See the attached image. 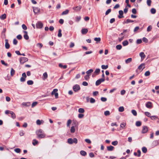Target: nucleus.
Segmentation results:
<instances>
[{
    "mask_svg": "<svg viewBox=\"0 0 159 159\" xmlns=\"http://www.w3.org/2000/svg\"><path fill=\"white\" fill-rule=\"evenodd\" d=\"M36 134L37 135V137L38 138H43L45 137V135L44 132L41 129L37 131Z\"/></svg>",
    "mask_w": 159,
    "mask_h": 159,
    "instance_id": "nucleus-1",
    "label": "nucleus"
},
{
    "mask_svg": "<svg viewBox=\"0 0 159 159\" xmlns=\"http://www.w3.org/2000/svg\"><path fill=\"white\" fill-rule=\"evenodd\" d=\"M77 142L78 140L76 138H74L73 139L69 138L67 140V143L70 144H72L73 143L77 144Z\"/></svg>",
    "mask_w": 159,
    "mask_h": 159,
    "instance_id": "nucleus-2",
    "label": "nucleus"
},
{
    "mask_svg": "<svg viewBox=\"0 0 159 159\" xmlns=\"http://www.w3.org/2000/svg\"><path fill=\"white\" fill-rule=\"evenodd\" d=\"M26 75L25 73H23L22 75V77L20 79V81L21 82H23L25 81V79L26 78Z\"/></svg>",
    "mask_w": 159,
    "mask_h": 159,
    "instance_id": "nucleus-3",
    "label": "nucleus"
},
{
    "mask_svg": "<svg viewBox=\"0 0 159 159\" xmlns=\"http://www.w3.org/2000/svg\"><path fill=\"white\" fill-rule=\"evenodd\" d=\"M105 80V79L104 78H101L98 80L96 82L95 84L96 86H98L102 82H104Z\"/></svg>",
    "mask_w": 159,
    "mask_h": 159,
    "instance_id": "nucleus-4",
    "label": "nucleus"
},
{
    "mask_svg": "<svg viewBox=\"0 0 159 159\" xmlns=\"http://www.w3.org/2000/svg\"><path fill=\"white\" fill-rule=\"evenodd\" d=\"M28 58L25 57H21L20 60V63L23 64L25 62L28 61Z\"/></svg>",
    "mask_w": 159,
    "mask_h": 159,
    "instance_id": "nucleus-5",
    "label": "nucleus"
},
{
    "mask_svg": "<svg viewBox=\"0 0 159 159\" xmlns=\"http://www.w3.org/2000/svg\"><path fill=\"white\" fill-rule=\"evenodd\" d=\"M73 90L75 92H77L80 89V87L78 84H76L73 87Z\"/></svg>",
    "mask_w": 159,
    "mask_h": 159,
    "instance_id": "nucleus-6",
    "label": "nucleus"
},
{
    "mask_svg": "<svg viewBox=\"0 0 159 159\" xmlns=\"http://www.w3.org/2000/svg\"><path fill=\"white\" fill-rule=\"evenodd\" d=\"M37 28H41L43 26V24L41 22L39 21L36 24Z\"/></svg>",
    "mask_w": 159,
    "mask_h": 159,
    "instance_id": "nucleus-7",
    "label": "nucleus"
},
{
    "mask_svg": "<svg viewBox=\"0 0 159 159\" xmlns=\"http://www.w3.org/2000/svg\"><path fill=\"white\" fill-rule=\"evenodd\" d=\"M33 11L35 14H38L40 11V9L38 7H33Z\"/></svg>",
    "mask_w": 159,
    "mask_h": 159,
    "instance_id": "nucleus-8",
    "label": "nucleus"
},
{
    "mask_svg": "<svg viewBox=\"0 0 159 159\" xmlns=\"http://www.w3.org/2000/svg\"><path fill=\"white\" fill-rule=\"evenodd\" d=\"M148 131V128L147 126H144L143 127V129L142 130V133H145Z\"/></svg>",
    "mask_w": 159,
    "mask_h": 159,
    "instance_id": "nucleus-9",
    "label": "nucleus"
},
{
    "mask_svg": "<svg viewBox=\"0 0 159 159\" xmlns=\"http://www.w3.org/2000/svg\"><path fill=\"white\" fill-rule=\"evenodd\" d=\"M82 8L81 6H79L76 7H73V9L76 11H80Z\"/></svg>",
    "mask_w": 159,
    "mask_h": 159,
    "instance_id": "nucleus-10",
    "label": "nucleus"
},
{
    "mask_svg": "<svg viewBox=\"0 0 159 159\" xmlns=\"http://www.w3.org/2000/svg\"><path fill=\"white\" fill-rule=\"evenodd\" d=\"M152 103L151 102H148L146 104V106L148 108H151L152 107Z\"/></svg>",
    "mask_w": 159,
    "mask_h": 159,
    "instance_id": "nucleus-11",
    "label": "nucleus"
},
{
    "mask_svg": "<svg viewBox=\"0 0 159 159\" xmlns=\"http://www.w3.org/2000/svg\"><path fill=\"white\" fill-rule=\"evenodd\" d=\"M145 68V64L144 63H142L139 66L138 69L139 70H141V71Z\"/></svg>",
    "mask_w": 159,
    "mask_h": 159,
    "instance_id": "nucleus-12",
    "label": "nucleus"
},
{
    "mask_svg": "<svg viewBox=\"0 0 159 159\" xmlns=\"http://www.w3.org/2000/svg\"><path fill=\"white\" fill-rule=\"evenodd\" d=\"M5 47L6 49H8L10 48V45L8 42V40L7 39H6L5 40Z\"/></svg>",
    "mask_w": 159,
    "mask_h": 159,
    "instance_id": "nucleus-13",
    "label": "nucleus"
},
{
    "mask_svg": "<svg viewBox=\"0 0 159 159\" xmlns=\"http://www.w3.org/2000/svg\"><path fill=\"white\" fill-rule=\"evenodd\" d=\"M23 32L25 33V34L24 35V39L26 40H28L29 39V37L28 35L27 32L25 31H24Z\"/></svg>",
    "mask_w": 159,
    "mask_h": 159,
    "instance_id": "nucleus-14",
    "label": "nucleus"
},
{
    "mask_svg": "<svg viewBox=\"0 0 159 159\" xmlns=\"http://www.w3.org/2000/svg\"><path fill=\"white\" fill-rule=\"evenodd\" d=\"M119 13L120 15L118 16V17L119 18H122L124 17V16H123V12L122 11H119Z\"/></svg>",
    "mask_w": 159,
    "mask_h": 159,
    "instance_id": "nucleus-15",
    "label": "nucleus"
},
{
    "mask_svg": "<svg viewBox=\"0 0 159 159\" xmlns=\"http://www.w3.org/2000/svg\"><path fill=\"white\" fill-rule=\"evenodd\" d=\"M114 147L111 145L109 146H107V149L108 151H113L114 149Z\"/></svg>",
    "mask_w": 159,
    "mask_h": 159,
    "instance_id": "nucleus-16",
    "label": "nucleus"
},
{
    "mask_svg": "<svg viewBox=\"0 0 159 159\" xmlns=\"http://www.w3.org/2000/svg\"><path fill=\"white\" fill-rule=\"evenodd\" d=\"M88 32V30L87 29H82L81 30V33L82 34H85Z\"/></svg>",
    "mask_w": 159,
    "mask_h": 159,
    "instance_id": "nucleus-17",
    "label": "nucleus"
},
{
    "mask_svg": "<svg viewBox=\"0 0 159 159\" xmlns=\"http://www.w3.org/2000/svg\"><path fill=\"white\" fill-rule=\"evenodd\" d=\"M139 55L141 57L142 60H143L145 57V55L143 52H141L139 54Z\"/></svg>",
    "mask_w": 159,
    "mask_h": 159,
    "instance_id": "nucleus-18",
    "label": "nucleus"
},
{
    "mask_svg": "<svg viewBox=\"0 0 159 159\" xmlns=\"http://www.w3.org/2000/svg\"><path fill=\"white\" fill-rule=\"evenodd\" d=\"M48 77L47 73L46 72L44 73L43 74V80H45L47 79Z\"/></svg>",
    "mask_w": 159,
    "mask_h": 159,
    "instance_id": "nucleus-19",
    "label": "nucleus"
},
{
    "mask_svg": "<svg viewBox=\"0 0 159 159\" xmlns=\"http://www.w3.org/2000/svg\"><path fill=\"white\" fill-rule=\"evenodd\" d=\"M10 114L11 115V117L12 118L15 119L16 118V116L14 113L12 111H11Z\"/></svg>",
    "mask_w": 159,
    "mask_h": 159,
    "instance_id": "nucleus-20",
    "label": "nucleus"
},
{
    "mask_svg": "<svg viewBox=\"0 0 159 159\" xmlns=\"http://www.w3.org/2000/svg\"><path fill=\"white\" fill-rule=\"evenodd\" d=\"M126 125V123L125 122H123L121 123L120 124V127L122 129L124 128L125 127Z\"/></svg>",
    "mask_w": 159,
    "mask_h": 159,
    "instance_id": "nucleus-21",
    "label": "nucleus"
},
{
    "mask_svg": "<svg viewBox=\"0 0 159 159\" xmlns=\"http://www.w3.org/2000/svg\"><path fill=\"white\" fill-rule=\"evenodd\" d=\"M59 66L61 68H63L64 69H65L67 68V66L66 65H64L63 66L62 64L61 63H60L59 65Z\"/></svg>",
    "mask_w": 159,
    "mask_h": 159,
    "instance_id": "nucleus-22",
    "label": "nucleus"
},
{
    "mask_svg": "<svg viewBox=\"0 0 159 159\" xmlns=\"http://www.w3.org/2000/svg\"><path fill=\"white\" fill-rule=\"evenodd\" d=\"M80 154L83 156H85L87 155V153L85 151L81 150L80 151Z\"/></svg>",
    "mask_w": 159,
    "mask_h": 159,
    "instance_id": "nucleus-23",
    "label": "nucleus"
},
{
    "mask_svg": "<svg viewBox=\"0 0 159 159\" xmlns=\"http://www.w3.org/2000/svg\"><path fill=\"white\" fill-rule=\"evenodd\" d=\"M69 12V11L68 10H66L63 11L61 13V15H66Z\"/></svg>",
    "mask_w": 159,
    "mask_h": 159,
    "instance_id": "nucleus-24",
    "label": "nucleus"
},
{
    "mask_svg": "<svg viewBox=\"0 0 159 159\" xmlns=\"http://www.w3.org/2000/svg\"><path fill=\"white\" fill-rule=\"evenodd\" d=\"M15 73V70L12 68L11 69V70L10 72L11 75V76H13Z\"/></svg>",
    "mask_w": 159,
    "mask_h": 159,
    "instance_id": "nucleus-25",
    "label": "nucleus"
},
{
    "mask_svg": "<svg viewBox=\"0 0 159 159\" xmlns=\"http://www.w3.org/2000/svg\"><path fill=\"white\" fill-rule=\"evenodd\" d=\"M38 143L39 142L38 141H37L35 139H34L33 141L32 144L34 146L38 144Z\"/></svg>",
    "mask_w": 159,
    "mask_h": 159,
    "instance_id": "nucleus-26",
    "label": "nucleus"
},
{
    "mask_svg": "<svg viewBox=\"0 0 159 159\" xmlns=\"http://www.w3.org/2000/svg\"><path fill=\"white\" fill-rule=\"evenodd\" d=\"M100 69H97L94 72V73L96 75H98L100 72Z\"/></svg>",
    "mask_w": 159,
    "mask_h": 159,
    "instance_id": "nucleus-27",
    "label": "nucleus"
},
{
    "mask_svg": "<svg viewBox=\"0 0 159 159\" xmlns=\"http://www.w3.org/2000/svg\"><path fill=\"white\" fill-rule=\"evenodd\" d=\"M128 42L127 40H125L122 42L123 45L124 46L128 45Z\"/></svg>",
    "mask_w": 159,
    "mask_h": 159,
    "instance_id": "nucleus-28",
    "label": "nucleus"
},
{
    "mask_svg": "<svg viewBox=\"0 0 159 159\" xmlns=\"http://www.w3.org/2000/svg\"><path fill=\"white\" fill-rule=\"evenodd\" d=\"M43 121L42 120H38L36 121V123L37 125H39L41 124V123H43Z\"/></svg>",
    "mask_w": 159,
    "mask_h": 159,
    "instance_id": "nucleus-29",
    "label": "nucleus"
},
{
    "mask_svg": "<svg viewBox=\"0 0 159 159\" xmlns=\"http://www.w3.org/2000/svg\"><path fill=\"white\" fill-rule=\"evenodd\" d=\"M132 59L131 58H128L125 60V63L126 64L129 63L132 61Z\"/></svg>",
    "mask_w": 159,
    "mask_h": 159,
    "instance_id": "nucleus-30",
    "label": "nucleus"
},
{
    "mask_svg": "<svg viewBox=\"0 0 159 159\" xmlns=\"http://www.w3.org/2000/svg\"><path fill=\"white\" fill-rule=\"evenodd\" d=\"M119 111L120 112H122L124 111V108L123 107L121 106L119 108Z\"/></svg>",
    "mask_w": 159,
    "mask_h": 159,
    "instance_id": "nucleus-31",
    "label": "nucleus"
},
{
    "mask_svg": "<svg viewBox=\"0 0 159 159\" xmlns=\"http://www.w3.org/2000/svg\"><path fill=\"white\" fill-rule=\"evenodd\" d=\"M33 83V81L32 80H29L27 81V84L29 85H32Z\"/></svg>",
    "mask_w": 159,
    "mask_h": 159,
    "instance_id": "nucleus-32",
    "label": "nucleus"
},
{
    "mask_svg": "<svg viewBox=\"0 0 159 159\" xmlns=\"http://www.w3.org/2000/svg\"><path fill=\"white\" fill-rule=\"evenodd\" d=\"M142 151L144 153H146L147 151V148L145 147H143L142 148Z\"/></svg>",
    "mask_w": 159,
    "mask_h": 159,
    "instance_id": "nucleus-33",
    "label": "nucleus"
},
{
    "mask_svg": "<svg viewBox=\"0 0 159 159\" xmlns=\"http://www.w3.org/2000/svg\"><path fill=\"white\" fill-rule=\"evenodd\" d=\"M78 112L80 113H83L84 112V110L83 108H80L78 110Z\"/></svg>",
    "mask_w": 159,
    "mask_h": 159,
    "instance_id": "nucleus-34",
    "label": "nucleus"
},
{
    "mask_svg": "<svg viewBox=\"0 0 159 159\" xmlns=\"http://www.w3.org/2000/svg\"><path fill=\"white\" fill-rule=\"evenodd\" d=\"M122 46L121 45H118L116 46V49L117 50H120L122 48Z\"/></svg>",
    "mask_w": 159,
    "mask_h": 159,
    "instance_id": "nucleus-35",
    "label": "nucleus"
},
{
    "mask_svg": "<svg viewBox=\"0 0 159 159\" xmlns=\"http://www.w3.org/2000/svg\"><path fill=\"white\" fill-rule=\"evenodd\" d=\"M93 70L92 69H90L86 72V73L88 75L90 74L91 73L93 72Z\"/></svg>",
    "mask_w": 159,
    "mask_h": 159,
    "instance_id": "nucleus-36",
    "label": "nucleus"
},
{
    "mask_svg": "<svg viewBox=\"0 0 159 159\" xmlns=\"http://www.w3.org/2000/svg\"><path fill=\"white\" fill-rule=\"evenodd\" d=\"M75 129L74 126H72L71 127L70 129V132L71 133H74L75 132Z\"/></svg>",
    "mask_w": 159,
    "mask_h": 159,
    "instance_id": "nucleus-37",
    "label": "nucleus"
},
{
    "mask_svg": "<svg viewBox=\"0 0 159 159\" xmlns=\"http://www.w3.org/2000/svg\"><path fill=\"white\" fill-rule=\"evenodd\" d=\"M6 18V15L5 14H4L2 15L0 17V18L2 20H4Z\"/></svg>",
    "mask_w": 159,
    "mask_h": 159,
    "instance_id": "nucleus-38",
    "label": "nucleus"
},
{
    "mask_svg": "<svg viewBox=\"0 0 159 159\" xmlns=\"http://www.w3.org/2000/svg\"><path fill=\"white\" fill-rule=\"evenodd\" d=\"M61 29H59L58 30V36L59 37H61L62 36V34L61 33Z\"/></svg>",
    "mask_w": 159,
    "mask_h": 159,
    "instance_id": "nucleus-39",
    "label": "nucleus"
},
{
    "mask_svg": "<svg viewBox=\"0 0 159 159\" xmlns=\"http://www.w3.org/2000/svg\"><path fill=\"white\" fill-rule=\"evenodd\" d=\"M94 40L96 41L97 42H99L101 41V38L99 37L98 38H95L94 39Z\"/></svg>",
    "mask_w": 159,
    "mask_h": 159,
    "instance_id": "nucleus-40",
    "label": "nucleus"
},
{
    "mask_svg": "<svg viewBox=\"0 0 159 159\" xmlns=\"http://www.w3.org/2000/svg\"><path fill=\"white\" fill-rule=\"evenodd\" d=\"M57 91L58 89H54L51 93V94L52 95L54 94H55V93H57Z\"/></svg>",
    "mask_w": 159,
    "mask_h": 159,
    "instance_id": "nucleus-41",
    "label": "nucleus"
},
{
    "mask_svg": "<svg viewBox=\"0 0 159 159\" xmlns=\"http://www.w3.org/2000/svg\"><path fill=\"white\" fill-rule=\"evenodd\" d=\"M151 12L152 14L155 13L156 12V10L154 8H152L151 10Z\"/></svg>",
    "mask_w": 159,
    "mask_h": 159,
    "instance_id": "nucleus-42",
    "label": "nucleus"
},
{
    "mask_svg": "<svg viewBox=\"0 0 159 159\" xmlns=\"http://www.w3.org/2000/svg\"><path fill=\"white\" fill-rule=\"evenodd\" d=\"M141 125V122L139 121H137L136 123V125L137 126H140Z\"/></svg>",
    "mask_w": 159,
    "mask_h": 159,
    "instance_id": "nucleus-43",
    "label": "nucleus"
},
{
    "mask_svg": "<svg viewBox=\"0 0 159 159\" xmlns=\"http://www.w3.org/2000/svg\"><path fill=\"white\" fill-rule=\"evenodd\" d=\"M132 113L133 114L134 116H136L137 115V113L136 111L134 110H132Z\"/></svg>",
    "mask_w": 159,
    "mask_h": 159,
    "instance_id": "nucleus-44",
    "label": "nucleus"
},
{
    "mask_svg": "<svg viewBox=\"0 0 159 159\" xmlns=\"http://www.w3.org/2000/svg\"><path fill=\"white\" fill-rule=\"evenodd\" d=\"M101 67L102 69H106L108 67V66L107 65H102L101 66Z\"/></svg>",
    "mask_w": 159,
    "mask_h": 159,
    "instance_id": "nucleus-45",
    "label": "nucleus"
},
{
    "mask_svg": "<svg viewBox=\"0 0 159 159\" xmlns=\"http://www.w3.org/2000/svg\"><path fill=\"white\" fill-rule=\"evenodd\" d=\"M71 123V120L70 119H69L68 120L67 123V126L68 127L70 126V125Z\"/></svg>",
    "mask_w": 159,
    "mask_h": 159,
    "instance_id": "nucleus-46",
    "label": "nucleus"
},
{
    "mask_svg": "<svg viewBox=\"0 0 159 159\" xmlns=\"http://www.w3.org/2000/svg\"><path fill=\"white\" fill-rule=\"evenodd\" d=\"M104 114L105 116H108L110 114V112L109 111H105Z\"/></svg>",
    "mask_w": 159,
    "mask_h": 159,
    "instance_id": "nucleus-47",
    "label": "nucleus"
},
{
    "mask_svg": "<svg viewBox=\"0 0 159 159\" xmlns=\"http://www.w3.org/2000/svg\"><path fill=\"white\" fill-rule=\"evenodd\" d=\"M111 144L114 146H116L118 144V142L117 141H115L112 142Z\"/></svg>",
    "mask_w": 159,
    "mask_h": 159,
    "instance_id": "nucleus-48",
    "label": "nucleus"
},
{
    "mask_svg": "<svg viewBox=\"0 0 159 159\" xmlns=\"http://www.w3.org/2000/svg\"><path fill=\"white\" fill-rule=\"evenodd\" d=\"M134 22L133 20H130L129 19H127L126 20V21L125 22V23H128L130 22Z\"/></svg>",
    "mask_w": 159,
    "mask_h": 159,
    "instance_id": "nucleus-49",
    "label": "nucleus"
},
{
    "mask_svg": "<svg viewBox=\"0 0 159 159\" xmlns=\"http://www.w3.org/2000/svg\"><path fill=\"white\" fill-rule=\"evenodd\" d=\"M90 102L91 103H94L95 102V100L93 98H91L90 99Z\"/></svg>",
    "mask_w": 159,
    "mask_h": 159,
    "instance_id": "nucleus-50",
    "label": "nucleus"
},
{
    "mask_svg": "<svg viewBox=\"0 0 159 159\" xmlns=\"http://www.w3.org/2000/svg\"><path fill=\"white\" fill-rule=\"evenodd\" d=\"M111 9H108L106 12L105 15H108L111 12Z\"/></svg>",
    "mask_w": 159,
    "mask_h": 159,
    "instance_id": "nucleus-51",
    "label": "nucleus"
},
{
    "mask_svg": "<svg viewBox=\"0 0 159 159\" xmlns=\"http://www.w3.org/2000/svg\"><path fill=\"white\" fill-rule=\"evenodd\" d=\"M14 151L16 152L17 153H19L20 152V149L19 148H16Z\"/></svg>",
    "mask_w": 159,
    "mask_h": 159,
    "instance_id": "nucleus-52",
    "label": "nucleus"
},
{
    "mask_svg": "<svg viewBox=\"0 0 159 159\" xmlns=\"http://www.w3.org/2000/svg\"><path fill=\"white\" fill-rule=\"evenodd\" d=\"M150 72L149 71H147L146 72H145V73L144 75L145 76H149L150 75Z\"/></svg>",
    "mask_w": 159,
    "mask_h": 159,
    "instance_id": "nucleus-53",
    "label": "nucleus"
},
{
    "mask_svg": "<svg viewBox=\"0 0 159 159\" xmlns=\"http://www.w3.org/2000/svg\"><path fill=\"white\" fill-rule=\"evenodd\" d=\"M93 95L94 96H96L98 94V92L97 91H95L94 92H93Z\"/></svg>",
    "mask_w": 159,
    "mask_h": 159,
    "instance_id": "nucleus-54",
    "label": "nucleus"
},
{
    "mask_svg": "<svg viewBox=\"0 0 159 159\" xmlns=\"http://www.w3.org/2000/svg\"><path fill=\"white\" fill-rule=\"evenodd\" d=\"M150 117L151 118V119L152 120H155L157 118V116H150Z\"/></svg>",
    "mask_w": 159,
    "mask_h": 159,
    "instance_id": "nucleus-55",
    "label": "nucleus"
},
{
    "mask_svg": "<svg viewBox=\"0 0 159 159\" xmlns=\"http://www.w3.org/2000/svg\"><path fill=\"white\" fill-rule=\"evenodd\" d=\"M22 29L24 30H26L27 29V26H26V25L23 24L22 25Z\"/></svg>",
    "mask_w": 159,
    "mask_h": 159,
    "instance_id": "nucleus-56",
    "label": "nucleus"
},
{
    "mask_svg": "<svg viewBox=\"0 0 159 159\" xmlns=\"http://www.w3.org/2000/svg\"><path fill=\"white\" fill-rule=\"evenodd\" d=\"M38 104V102H33L32 104V107H33L36 106Z\"/></svg>",
    "mask_w": 159,
    "mask_h": 159,
    "instance_id": "nucleus-57",
    "label": "nucleus"
},
{
    "mask_svg": "<svg viewBox=\"0 0 159 159\" xmlns=\"http://www.w3.org/2000/svg\"><path fill=\"white\" fill-rule=\"evenodd\" d=\"M145 114L146 116L149 117H150L151 115V114L148 112H145Z\"/></svg>",
    "mask_w": 159,
    "mask_h": 159,
    "instance_id": "nucleus-58",
    "label": "nucleus"
},
{
    "mask_svg": "<svg viewBox=\"0 0 159 159\" xmlns=\"http://www.w3.org/2000/svg\"><path fill=\"white\" fill-rule=\"evenodd\" d=\"M85 141L87 143L90 144L91 143V140L89 139H85Z\"/></svg>",
    "mask_w": 159,
    "mask_h": 159,
    "instance_id": "nucleus-59",
    "label": "nucleus"
},
{
    "mask_svg": "<svg viewBox=\"0 0 159 159\" xmlns=\"http://www.w3.org/2000/svg\"><path fill=\"white\" fill-rule=\"evenodd\" d=\"M147 2L148 6H151V0H147Z\"/></svg>",
    "mask_w": 159,
    "mask_h": 159,
    "instance_id": "nucleus-60",
    "label": "nucleus"
},
{
    "mask_svg": "<svg viewBox=\"0 0 159 159\" xmlns=\"http://www.w3.org/2000/svg\"><path fill=\"white\" fill-rule=\"evenodd\" d=\"M152 29V26L151 25L149 26L147 29V31L148 32L150 31Z\"/></svg>",
    "mask_w": 159,
    "mask_h": 159,
    "instance_id": "nucleus-61",
    "label": "nucleus"
},
{
    "mask_svg": "<svg viewBox=\"0 0 159 159\" xmlns=\"http://www.w3.org/2000/svg\"><path fill=\"white\" fill-rule=\"evenodd\" d=\"M84 115V114H79L78 115V117L79 118H82L83 117Z\"/></svg>",
    "mask_w": 159,
    "mask_h": 159,
    "instance_id": "nucleus-62",
    "label": "nucleus"
},
{
    "mask_svg": "<svg viewBox=\"0 0 159 159\" xmlns=\"http://www.w3.org/2000/svg\"><path fill=\"white\" fill-rule=\"evenodd\" d=\"M101 100L103 102H105L107 100V99L106 98L102 97L101 98Z\"/></svg>",
    "mask_w": 159,
    "mask_h": 159,
    "instance_id": "nucleus-63",
    "label": "nucleus"
},
{
    "mask_svg": "<svg viewBox=\"0 0 159 159\" xmlns=\"http://www.w3.org/2000/svg\"><path fill=\"white\" fill-rule=\"evenodd\" d=\"M16 38L17 39H18L19 40H20L22 38V36L20 34L18 35L17 36Z\"/></svg>",
    "mask_w": 159,
    "mask_h": 159,
    "instance_id": "nucleus-64",
    "label": "nucleus"
}]
</instances>
